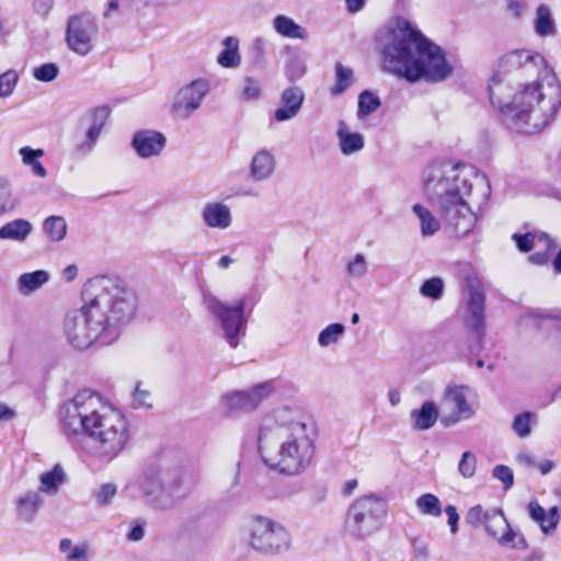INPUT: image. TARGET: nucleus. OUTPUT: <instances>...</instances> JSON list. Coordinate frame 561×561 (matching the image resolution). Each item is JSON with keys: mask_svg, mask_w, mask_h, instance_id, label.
Returning a JSON list of instances; mask_svg holds the SVG:
<instances>
[{"mask_svg": "<svg viewBox=\"0 0 561 561\" xmlns=\"http://www.w3.org/2000/svg\"><path fill=\"white\" fill-rule=\"evenodd\" d=\"M276 168L275 157L266 149L257 151L250 163V178L255 182L268 180Z\"/></svg>", "mask_w": 561, "mask_h": 561, "instance_id": "22", "label": "nucleus"}, {"mask_svg": "<svg viewBox=\"0 0 561 561\" xmlns=\"http://www.w3.org/2000/svg\"><path fill=\"white\" fill-rule=\"evenodd\" d=\"M416 507L424 515L440 516L442 514L440 501L431 493H425L417 497Z\"/></svg>", "mask_w": 561, "mask_h": 561, "instance_id": "37", "label": "nucleus"}, {"mask_svg": "<svg viewBox=\"0 0 561 561\" xmlns=\"http://www.w3.org/2000/svg\"><path fill=\"white\" fill-rule=\"evenodd\" d=\"M19 153L22 158V162L27 165V167H32L34 163H36L38 161L39 158H42L44 156V150L43 149H33L31 147H22L20 150H19Z\"/></svg>", "mask_w": 561, "mask_h": 561, "instance_id": "50", "label": "nucleus"}, {"mask_svg": "<svg viewBox=\"0 0 561 561\" xmlns=\"http://www.w3.org/2000/svg\"><path fill=\"white\" fill-rule=\"evenodd\" d=\"M484 302L485 295L482 287L479 284L470 285L468 298L469 316L466 319V325L474 334L478 343H481L485 335Z\"/></svg>", "mask_w": 561, "mask_h": 561, "instance_id": "17", "label": "nucleus"}, {"mask_svg": "<svg viewBox=\"0 0 561 561\" xmlns=\"http://www.w3.org/2000/svg\"><path fill=\"white\" fill-rule=\"evenodd\" d=\"M272 392V386L263 382L248 391H234L222 397V404L228 413L247 412L256 409Z\"/></svg>", "mask_w": 561, "mask_h": 561, "instance_id": "16", "label": "nucleus"}, {"mask_svg": "<svg viewBox=\"0 0 561 561\" xmlns=\"http://www.w3.org/2000/svg\"><path fill=\"white\" fill-rule=\"evenodd\" d=\"M89 549L87 545L73 547L67 557V561H88Z\"/></svg>", "mask_w": 561, "mask_h": 561, "instance_id": "54", "label": "nucleus"}, {"mask_svg": "<svg viewBox=\"0 0 561 561\" xmlns=\"http://www.w3.org/2000/svg\"><path fill=\"white\" fill-rule=\"evenodd\" d=\"M488 515L489 510L484 511L483 507L478 504L469 508V511L466 514L465 520L468 525L477 528L482 524L484 525V520L486 519Z\"/></svg>", "mask_w": 561, "mask_h": 561, "instance_id": "49", "label": "nucleus"}, {"mask_svg": "<svg viewBox=\"0 0 561 561\" xmlns=\"http://www.w3.org/2000/svg\"><path fill=\"white\" fill-rule=\"evenodd\" d=\"M512 239L515 241L517 249L523 253H527L536 247V231L524 234L514 233Z\"/></svg>", "mask_w": 561, "mask_h": 561, "instance_id": "47", "label": "nucleus"}, {"mask_svg": "<svg viewBox=\"0 0 561 561\" xmlns=\"http://www.w3.org/2000/svg\"><path fill=\"white\" fill-rule=\"evenodd\" d=\"M535 31L539 36L546 37L556 34V23L551 10L546 4H540L536 11Z\"/></svg>", "mask_w": 561, "mask_h": 561, "instance_id": "31", "label": "nucleus"}, {"mask_svg": "<svg viewBox=\"0 0 561 561\" xmlns=\"http://www.w3.org/2000/svg\"><path fill=\"white\" fill-rule=\"evenodd\" d=\"M139 485L147 503L161 511L174 507L183 497L180 494V478L160 467L147 468Z\"/></svg>", "mask_w": 561, "mask_h": 561, "instance_id": "8", "label": "nucleus"}, {"mask_svg": "<svg viewBox=\"0 0 561 561\" xmlns=\"http://www.w3.org/2000/svg\"><path fill=\"white\" fill-rule=\"evenodd\" d=\"M273 27L275 32L287 38L305 39L307 37L306 30L287 15H276Z\"/></svg>", "mask_w": 561, "mask_h": 561, "instance_id": "28", "label": "nucleus"}, {"mask_svg": "<svg viewBox=\"0 0 561 561\" xmlns=\"http://www.w3.org/2000/svg\"><path fill=\"white\" fill-rule=\"evenodd\" d=\"M116 493L117 488L114 483H104L94 492V496L101 506H106L111 503Z\"/></svg>", "mask_w": 561, "mask_h": 561, "instance_id": "48", "label": "nucleus"}, {"mask_svg": "<svg viewBox=\"0 0 561 561\" xmlns=\"http://www.w3.org/2000/svg\"><path fill=\"white\" fill-rule=\"evenodd\" d=\"M336 137L340 150L344 156H351L360 151L365 146L364 136L360 133H352L344 121L337 123Z\"/></svg>", "mask_w": 561, "mask_h": 561, "instance_id": "23", "label": "nucleus"}, {"mask_svg": "<svg viewBox=\"0 0 561 561\" xmlns=\"http://www.w3.org/2000/svg\"><path fill=\"white\" fill-rule=\"evenodd\" d=\"M345 328L341 323H331L324 328L318 336V343L322 347L337 343L339 339L344 333Z\"/></svg>", "mask_w": 561, "mask_h": 561, "instance_id": "39", "label": "nucleus"}, {"mask_svg": "<svg viewBox=\"0 0 561 561\" xmlns=\"http://www.w3.org/2000/svg\"><path fill=\"white\" fill-rule=\"evenodd\" d=\"M466 391L465 386L448 385L446 387L442 397V409L445 413L442 423L445 426L455 425L474 415V409L468 402Z\"/></svg>", "mask_w": 561, "mask_h": 561, "instance_id": "14", "label": "nucleus"}, {"mask_svg": "<svg viewBox=\"0 0 561 561\" xmlns=\"http://www.w3.org/2000/svg\"><path fill=\"white\" fill-rule=\"evenodd\" d=\"M412 211L420 220V228L423 237H431L440 229L439 220L428 208L421 204H414L412 206Z\"/></svg>", "mask_w": 561, "mask_h": 561, "instance_id": "29", "label": "nucleus"}, {"mask_svg": "<svg viewBox=\"0 0 561 561\" xmlns=\"http://www.w3.org/2000/svg\"><path fill=\"white\" fill-rule=\"evenodd\" d=\"M33 231V225L23 218L7 222L0 228V240L24 242Z\"/></svg>", "mask_w": 561, "mask_h": 561, "instance_id": "25", "label": "nucleus"}, {"mask_svg": "<svg viewBox=\"0 0 561 561\" xmlns=\"http://www.w3.org/2000/svg\"><path fill=\"white\" fill-rule=\"evenodd\" d=\"M249 545L263 554H279L290 546V537L285 527L268 517L255 516L248 525Z\"/></svg>", "mask_w": 561, "mask_h": 561, "instance_id": "10", "label": "nucleus"}, {"mask_svg": "<svg viewBox=\"0 0 561 561\" xmlns=\"http://www.w3.org/2000/svg\"><path fill=\"white\" fill-rule=\"evenodd\" d=\"M83 306L69 311L64 332L69 344L85 350L95 341L108 344L136 313L135 294L117 279L101 276L89 279L82 289Z\"/></svg>", "mask_w": 561, "mask_h": 561, "instance_id": "2", "label": "nucleus"}, {"mask_svg": "<svg viewBox=\"0 0 561 561\" xmlns=\"http://www.w3.org/2000/svg\"><path fill=\"white\" fill-rule=\"evenodd\" d=\"M305 101L301 88L293 85L286 88L280 95V106L274 112L277 122L290 121L297 116Z\"/></svg>", "mask_w": 561, "mask_h": 561, "instance_id": "20", "label": "nucleus"}, {"mask_svg": "<svg viewBox=\"0 0 561 561\" xmlns=\"http://www.w3.org/2000/svg\"><path fill=\"white\" fill-rule=\"evenodd\" d=\"M524 4L519 1H516V0H511L508 2V5H507V9H508V12L514 16V18H518L520 16V14L523 13L524 11Z\"/></svg>", "mask_w": 561, "mask_h": 561, "instance_id": "63", "label": "nucleus"}, {"mask_svg": "<svg viewBox=\"0 0 561 561\" xmlns=\"http://www.w3.org/2000/svg\"><path fill=\"white\" fill-rule=\"evenodd\" d=\"M477 469V458L471 451H465L458 463V471L465 479L472 478Z\"/></svg>", "mask_w": 561, "mask_h": 561, "instance_id": "44", "label": "nucleus"}, {"mask_svg": "<svg viewBox=\"0 0 561 561\" xmlns=\"http://www.w3.org/2000/svg\"><path fill=\"white\" fill-rule=\"evenodd\" d=\"M528 514L530 518L540 526L545 535H552L560 520L558 506H552L546 512L537 501L529 502Z\"/></svg>", "mask_w": 561, "mask_h": 561, "instance_id": "21", "label": "nucleus"}, {"mask_svg": "<svg viewBox=\"0 0 561 561\" xmlns=\"http://www.w3.org/2000/svg\"><path fill=\"white\" fill-rule=\"evenodd\" d=\"M381 105L380 99L373 92L366 90L358 96L357 117L359 119L373 114Z\"/></svg>", "mask_w": 561, "mask_h": 561, "instance_id": "36", "label": "nucleus"}, {"mask_svg": "<svg viewBox=\"0 0 561 561\" xmlns=\"http://www.w3.org/2000/svg\"><path fill=\"white\" fill-rule=\"evenodd\" d=\"M204 304L218 324L224 339L231 347L236 348L247 332L245 300L241 298L233 305H228L214 295H206Z\"/></svg>", "mask_w": 561, "mask_h": 561, "instance_id": "9", "label": "nucleus"}, {"mask_svg": "<svg viewBox=\"0 0 561 561\" xmlns=\"http://www.w3.org/2000/svg\"><path fill=\"white\" fill-rule=\"evenodd\" d=\"M64 480V469L60 465H56L51 471L45 472L41 476V491L48 494H55Z\"/></svg>", "mask_w": 561, "mask_h": 561, "instance_id": "34", "label": "nucleus"}, {"mask_svg": "<svg viewBox=\"0 0 561 561\" xmlns=\"http://www.w3.org/2000/svg\"><path fill=\"white\" fill-rule=\"evenodd\" d=\"M552 251H548V250H539L535 253H533L531 255H529L528 260L533 263V264H536V265H547L550 260H551V255H552Z\"/></svg>", "mask_w": 561, "mask_h": 561, "instance_id": "55", "label": "nucleus"}, {"mask_svg": "<svg viewBox=\"0 0 561 561\" xmlns=\"http://www.w3.org/2000/svg\"><path fill=\"white\" fill-rule=\"evenodd\" d=\"M380 54L386 71L412 83L420 80L442 82L454 70L443 48L403 19L388 30Z\"/></svg>", "mask_w": 561, "mask_h": 561, "instance_id": "5", "label": "nucleus"}, {"mask_svg": "<svg viewBox=\"0 0 561 561\" xmlns=\"http://www.w3.org/2000/svg\"><path fill=\"white\" fill-rule=\"evenodd\" d=\"M354 82V71L343 66L341 62L335 64V83L330 88L332 95H340L346 91Z\"/></svg>", "mask_w": 561, "mask_h": 561, "instance_id": "33", "label": "nucleus"}, {"mask_svg": "<svg viewBox=\"0 0 561 561\" xmlns=\"http://www.w3.org/2000/svg\"><path fill=\"white\" fill-rule=\"evenodd\" d=\"M41 496L37 492L25 494L18 502L19 516L26 522L33 520L41 505Z\"/></svg>", "mask_w": 561, "mask_h": 561, "instance_id": "32", "label": "nucleus"}, {"mask_svg": "<svg viewBox=\"0 0 561 561\" xmlns=\"http://www.w3.org/2000/svg\"><path fill=\"white\" fill-rule=\"evenodd\" d=\"M262 87L260 80L253 77H245L242 81V88L240 92V99L242 101H255L260 98Z\"/></svg>", "mask_w": 561, "mask_h": 561, "instance_id": "40", "label": "nucleus"}, {"mask_svg": "<svg viewBox=\"0 0 561 561\" xmlns=\"http://www.w3.org/2000/svg\"><path fill=\"white\" fill-rule=\"evenodd\" d=\"M134 405L136 408H150L151 392L146 389H141L140 385L137 383L133 392Z\"/></svg>", "mask_w": 561, "mask_h": 561, "instance_id": "51", "label": "nucleus"}, {"mask_svg": "<svg viewBox=\"0 0 561 561\" xmlns=\"http://www.w3.org/2000/svg\"><path fill=\"white\" fill-rule=\"evenodd\" d=\"M165 145V136L152 129L138 130L131 139L133 149L142 159L160 156Z\"/></svg>", "mask_w": 561, "mask_h": 561, "instance_id": "18", "label": "nucleus"}, {"mask_svg": "<svg viewBox=\"0 0 561 561\" xmlns=\"http://www.w3.org/2000/svg\"><path fill=\"white\" fill-rule=\"evenodd\" d=\"M54 7V0H41L34 3V11L43 19H46Z\"/></svg>", "mask_w": 561, "mask_h": 561, "instance_id": "57", "label": "nucleus"}, {"mask_svg": "<svg viewBox=\"0 0 561 561\" xmlns=\"http://www.w3.org/2000/svg\"><path fill=\"white\" fill-rule=\"evenodd\" d=\"M515 460L520 467H524L526 469H531L536 467L535 458L526 451L518 453L515 457Z\"/></svg>", "mask_w": 561, "mask_h": 561, "instance_id": "59", "label": "nucleus"}, {"mask_svg": "<svg viewBox=\"0 0 561 561\" xmlns=\"http://www.w3.org/2000/svg\"><path fill=\"white\" fill-rule=\"evenodd\" d=\"M536 247L540 250L554 252L557 249V242L548 233L536 231Z\"/></svg>", "mask_w": 561, "mask_h": 561, "instance_id": "53", "label": "nucleus"}, {"mask_svg": "<svg viewBox=\"0 0 561 561\" xmlns=\"http://www.w3.org/2000/svg\"><path fill=\"white\" fill-rule=\"evenodd\" d=\"M314 426L298 410L283 408L266 414L259 428L263 461L280 473L304 472L314 454Z\"/></svg>", "mask_w": 561, "mask_h": 561, "instance_id": "4", "label": "nucleus"}, {"mask_svg": "<svg viewBox=\"0 0 561 561\" xmlns=\"http://www.w3.org/2000/svg\"><path fill=\"white\" fill-rule=\"evenodd\" d=\"M59 68L56 64L48 62L34 68L33 77L42 82H50L57 78Z\"/></svg>", "mask_w": 561, "mask_h": 561, "instance_id": "45", "label": "nucleus"}, {"mask_svg": "<svg viewBox=\"0 0 561 561\" xmlns=\"http://www.w3.org/2000/svg\"><path fill=\"white\" fill-rule=\"evenodd\" d=\"M108 115L110 111L106 106H99L88 111L80 118L73 148L76 153L87 154L93 150Z\"/></svg>", "mask_w": 561, "mask_h": 561, "instance_id": "13", "label": "nucleus"}, {"mask_svg": "<svg viewBox=\"0 0 561 561\" xmlns=\"http://www.w3.org/2000/svg\"><path fill=\"white\" fill-rule=\"evenodd\" d=\"M78 275V266L76 264H70L61 271V277L65 282H72Z\"/></svg>", "mask_w": 561, "mask_h": 561, "instance_id": "61", "label": "nucleus"}, {"mask_svg": "<svg viewBox=\"0 0 561 561\" xmlns=\"http://www.w3.org/2000/svg\"><path fill=\"white\" fill-rule=\"evenodd\" d=\"M210 91L209 81L205 78L192 80L182 85L175 93L171 111L180 119H188L198 111Z\"/></svg>", "mask_w": 561, "mask_h": 561, "instance_id": "12", "label": "nucleus"}, {"mask_svg": "<svg viewBox=\"0 0 561 561\" xmlns=\"http://www.w3.org/2000/svg\"><path fill=\"white\" fill-rule=\"evenodd\" d=\"M265 47L266 43L263 38L257 37L253 41L252 49L254 53V65L256 67H263L266 64L265 60Z\"/></svg>", "mask_w": 561, "mask_h": 561, "instance_id": "52", "label": "nucleus"}, {"mask_svg": "<svg viewBox=\"0 0 561 561\" xmlns=\"http://www.w3.org/2000/svg\"><path fill=\"white\" fill-rule=\"evenodd\" d=\"M18 206V198L14 196L9 181L0 176V216L11 213Z\"/></svg>", "mask_w": 561, "mask_h": 561, "instance_id": "35", "label": "nucleus"}, {"mask_svg": "<svg viewBox=\"0 0 561 561\" xmlns=\"http://www.w3.org/2000/svg\"><path fill=\"white\" fill-rule=\"evenodd\" d=\"M423 183L431 201L457 237H465L476 226L472 206L485 203L491 187L485 174L466 163L433 161L423 170Z\"/></svg>", "mask_w": 561, "mask_h": 561, "instance_id": "3", "label": "nucleus"}, {"mask_svg": "<svg viewBox=\"0 0 561 561\" xmlns=\"http://www.w3.org/2000/svg\"><path fill=\"white\" fill-rule=\"evenodd\" d=\"M387 515L386 502L374 494L358 497L350 506L345 517V531L356 540H364L383 525Z\"/></svg>", "mask_w": 561, "mask_h": 561, "instance_id": "7", "label": "nucleus"}, {"mask_svg": "<svg viewBox=\"0 0 561 561\" xmlns=\"http://www.w3.org/2000/svg\"><path fill=\"white\" fill-rule=\"evenodd\" d=\"M48 280L49 273L44 270H37L20 275L16 280V287L20 294L27 296L42 288Z\"/></svg>", "mask_w": 561, "mask_h": 561, "instance_id": "26", "label": "nucleus"}, {"mask_svg": "<svg viewBox=\"0 0 561 561\" xmlns=\"http://www.w3.org/2000/svg\"><path fill=\"white\" fill-rule=\"evenodd\" d=\"M493 478L500 480L503 483L504 490H510L514 484L513 470L504 465H497L492 470Z\"/></svg>", "mask_w": 561, "mask_h": 561, "instance_id": "46", "label": "nucleus"}, {"mask_svg": "<svg viewBox=\"0 0 561 561\" xmlns=\"http://www.w3.org/2000/svg\"><path fill=\"white\" fill-rule=\"evenodd\" d=\"M368 273V263L362 253L355 254L346 265V274L350 278L360 279Z\"/></svg>", "mask_w": 561, "mask_h": 561, "instance_id": "38", "label": "nucleus"}, {"mask_svg": "<svg viewBox=\"0 0 561 561\" xmlns=\"http://www.w3.org/2000/svg\"><path fill=\"white\" fill-rule=\"evenodd\" d=\"M201 216L204 225L210 229L226 230L233 221L231 208L224 202L206 203Z\"/></svg>", "mask_w": 561, "mask_h": 561, "instance_id": "19", "label": "nucleus"}, {"mask_svg": "<svg viewBox=\"0 0 561 561\" xmlns=\"http://www.w3.org/2000/svg\"><path fill=\"white\" fill-rule=\"evenodd\" d=\"M305 73V67L299 61H294L287 69V77L290 81L298 80Z\"/></svg>", "mask_w": 561, "mask_h": 561, "instance_id": "58", "label": "nucleus"}, {"mask_svg": "<svg viewBox=\"0 0 561 561\" xmlns=\"http://www.w3.org/2000/svg\"><path fill=\"white\" fill-rule=\"evenodd\" d=\"M145 536V523L135 524L129 533L127 534V539L130 541H140Z\"/></svg>", "mask_w": 561, "mask_h": 561, "instance_id": "60", "label": "nucleus"}, {"mask_svg": "<svg viewBox=\"0 0 561 561\" xmlns=\"http://www.w3.org/2000/svg\"><path fill=\"white\" fill-rule=\"evenodd\" d=\"M484 528L503 547L522 550L527 548L524 536L511 528L503 511L500 508L489 510V515L484 520Z\"/></svg>", "mask_w": 561, "mask_h": 561, "instance_id": "15", "label": "nucleus"}, {"mask_svg": "<svg viewBox=\"0 0 561 561\" xmlns=\"http://www.w3.org/2000/svg\"><path fill=\"white\" fill-rule=\"evenodd\" d=\"M67 222L62 216H49L43 221V231L46 238L53 242H60L67 236Z\"/></svg>", "mask_w": 561, "mask_h": 561, "instance_id": "30", "label": "nucleus"}, {"mask_svg": "<svg viewBox=\"0 0 561 561\" xmlns=\"http://www.w3.org/2000/svg\"><path fill=\"white\" fill-rule=\"evenodd\" d=\"M420 293L424 297L432 298L434 300L439 299L444 293L443 279L439 277H432L430 279H426L422 284Z\"/></svg>", "mask_w": 561, "mask_h": 561, "instance_id": "42", "label": "nucleus"}, {"mask_svg": "<svg viewBox=\"0 0 561 561\" xmlns=\"http://www.w3.org/2000/svg\"><path fill=\"white\" fill-rule=\"evenodd\" d=\"M445 513L448 517V525L450 526V531L453 534H456L458 530V520H459V515L457 513L456 507L453 505H448L445 507Z\"/></svg>", "mask_w": 561, "mask_h": 561, "instance_id": "56", "label": "nucleus"}, {"mask_svg": "<svg viewBox=\"0 0 561 561\" xmlns=\"http://www.w3.org/2000/svg\"><path fill=\"white\" fill-rule=\"evenodd\" d=\"M534 419H536V414L533 412H523L516 415L512 424L513 431L522 438L529 436Z\"/></svg>", "mask_w": 561, "mask_h": 561, "instance_id": "41", "label": "nucleus"}, {"mask_svg": "<svg viewBox=\"0 0 561 561\" xmlns=\"http://www.w3.org/2000/svg\"><path fill=\"white\" fill-rule=\"evenodd\" d=\"M61 428L71 439L88 436L102 459L113 460L130 440L127 420L90 390L78 392L60 410Z\"/></svg>", "mask_w": 561, "mask_h": 561, "instance_id": "6", "label": "nucleus"}, {"mask_svg": "<svg viewBox=\"0 0 561 561\" xmlns=\"http://www.w3.org/2000/svg\"><path fill=\"white\" fill-rule=\"evenodd\" d=\"M438 416V409L433 401H425L420 409H414L410 412L412 427L417 431L432 428Z\"/></svg>", "mask_w": 561, "mask_h": 561, "instance_id": "24", "label": "nucleus"}, {"mask_svg": "<svg viewBox=\"0 0 561 561\" xmlns=\"http://www.w3.org/2000/svg\"><path fill=\"white\" fill-rule=\"evenodd\" d=\"M99 33L95 20L88 13L70 15L66 28V43L70 50L87 56L93 49V41Z\"/></svg>", "mask_w": 561, "mask_h": 561, "instance_id": "11", "label": "nucleus"}, {"mask_svg": "<svg viewBox=\"0 0 561 561\" xmlns=\"http://www.w3.org/2000/svg\"><path fill=\"white\" fill-rule=\"evenodd\" d=\"M489 92L503 124L522 134L543 129L561 106V84L556 73L542 56L525 49L501 57Z\"/></svg>", "mask_w": 561, "mask_h": 561, "instance_id": "1", "label": "nucleus"}, {"mask_svg": "<svg viewBox=\"0 0 561 561\" xmlns=\"http://www.w3.org/2000/svg\"><path fill=\"white\" fill-rule=\"evenodd\" d=\"M347 10L352 13L358 12L363 9L365 0H345Z\"/></svg>", "mask_w": 561, "mask_h": 561, "instance_id": "64", "label": "nucleus"}, {"mask_svg": "<svg viewBox=\"0 0 561 561\" xmlns=\"http://www.w3.org/2000/svg\"><path fill=\"white\" fill-rule=\"evenodd\" d=\"M224 49L217 57V62L224 68H237L241 64L239 39L228 36L222 41Z\"/></svg>", "mask_w": 561, "mask_h": 561, "instance_id": "27", "label": "nucleus"}, {"mask_svg": "<svg viewBox=\"0 0 561 561\" xmlns=\"http://www.w3.org/2000/svg\"><path fill=\"white\" fill-rule=\"evenodd\" d=\"M16 415L15 411L4 403H0V422L10 421Z\"/></svg>", "mask_w": 561, "mask_h": 561, "instance_id": "62", "label": "nucleus"}, {"mask_svg": "<svg viewBox=\"0 0 561 561\" xmlns=\"http://www.w3.org/2000/svg\"><path fill=\"white\" fill-rule=\"evenodd\" d=\"M18 80L19 76L15 70H8L0 75V98L11 95L16 87Z\"/></svg>", "mask_w": 561, "mask_h": 561, "instance_id": "43", "label": "nucleus"}]
</instances>
